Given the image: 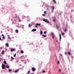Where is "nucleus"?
Returning a JSON list of instances; mask_svg holds the SVG:
<instances>
[{"mask_svg":"<svg viewBox=\"0 0 74 74\" xmlns=\"http://www.w3.org/2000/svg\"><path fill=\"white\" fill-rule=\"evenodd\" d=\"M51 36L52 38V39H54V38H55V35H54V34L53 33L51 32Z\"/></svg>","mask_w":74,"mask_h":74,"instance_id":"1","label":"nucleus"},{"mask_svg":"<svg viewBox=\"0 0 74 74\" xmlns=\"http://www.w3.org/2000/svg\"><path fill=\"white\" fill-rule=\"evenodd\" d=\"M2 69H5V65H4V64H2Z\"/></svg>","mask_w":74,"mask_h":74,"instance_id":"2","label":"nucleus"},{"mask_svg":"<svg viewBox=\"0 0 74 74\" xmlns=\"http://www.w3.org/2000/svg\"><path fill=\"white\" fill-rule=\"evenodd\" d=\"M59 37L60 39V41H61L62 40V36H61V34H60L59 35Z\"/></svg>","mask_w":74,"mask_h":74,"instance_id":"3","label":"nucleus"},{"mask_svg":"<svg viewBox=\"0 0 74 74\" xmlns=\"http://www.w3.org/2000/svg\"><path fill=\"white\" fill-rule=\"evenodd\" d=\"M32 70L33 71H36V68H35L34 67H33L32 68Z\"/></svg>","mask_w":74,"mask_h":74,"instance_id":"4","label":"nucleus"},{"mask_svg":"<svg viewBox=\"0 0 74 74\" xmlns=\"http://www.w3.org/2000/svg\"><path fill=\"white\" fill-rule=\"evenodd\" d=\"M19 69L16 70L15 71H14V72L15 73H16L17 72H18V71H19Z\"/></svg>","mask_w":74,"mask_h":74,"instance_id":"5","label":"nucleus"},{"mask_svg":"<svg viewBox=\"0 0 74 74\" xmlns=\"http://www.w3.org/2000/svg\"><path fill=\"white\" fill-rule=\"evenodd\" d=\"M51 9L52 11H53L54 10V9H55V7H54V6H53L51 7Z\"/></svg>","mask_w":74,"mask_h":74,"instance_id":"6","label":"nucleus"},{"mask_svg":"<svg viewBox=\"0 0 74 74\" xmlns=\"http://www.w3.org/2000/svg\"><path fill=\"white\" fill-rule=\"evenodd\" d=\"M63 30L65 32H66L67 31V28H65L63 29Z\"/></svg>","mask_w":74,"mask_h":74,"instance_id":"7","label":"nucleus"},{"mask_svg":"<svg viewBox=\"0 0 74 74\" xmlns=\"http://www.w3.org/2000/svg\"><path fill=\"white\" fill-rule=\"evenodd\" d=\"M1 36H3L2 38H3V39H5V37L4 36V35L2 34L1 35Z\"/></svg>","mask_w":74,"mask_h":74,"instance_id":"8","label":"nucleus"},{"mask_svg":"<svg viewBox=\"0 0 74 74\" xmlns=\"http://www.w3.org/2000/svg\"><path fill=\"white\" fill-rule=\"evenodd\" d=\"M6 68H7L8 69H9V68H10V66L8 65H7L6 66Z\"/></svg>","mask_w":74,"mask_h":74,"instance_id":"9","label":"nucleus"},{"mask_svg":"<svg viewBox=\"0 0 74 74\" xmlns=\"http://www.w3.org/2000/svg\"><path fill=\"white\" fill-rule=\"evenodd\" d=\"M53 1L54 3H55V4H56V0H53Z\"/></svg>","mask_w":74,"mask_h":74,"instance_id":"10","label":"nucleus"},{"mask_svg":"<svg viewBox=\"0 0 74 74\" xmlns=\"http://www.w3.org/2000/svg\"><path fill=\"white\" fill-rule=\"evenodd\" d=\"M11 52H13V51H15V49H11Z\"/></svg>","mask_w":74,"mask_h":74,"instance_id":"11","label":"nucleus"},{"mask_svg":"<svg viewBox=\"0 0 74 74\" xmlns=\"http://www.w3.org/2000/svg\"><path fill=\"white\" fill-rule=\"evenodd\" d=\"M40 25H41L40 24H38V23H36V26H40Z\"/></svg>","mask_w":74,"mask_h":74,"instance_id":"12","label":"nucleus"},{"mask_svg":"<svg viewBox=\"0 0 74 74\" xmlns=\"http://www.w3.org/2000/svg\"><path fill=\"white\" fill-rule=\"evenodd\" d=\"M36 30V29H33L32 30V32H35Z\"/></svg>","mask_w":74,"mask_h":74,"instance_id":"13","label":"nucleus"},{"mask_svg":"<svg viewBox=\"0 0 74 74\" xmlns=\"http://www.w3.org/2000/svg\"><path fill=\"white\" fill-rule=\"evenodd\" d=\"M42 36L43 37H47V36L45 35H42Z\"/></svg>","mask_w":74,"mask_h":74,"instance_id":"14","label":"nucleus"},{"mask_svg":"<svg viewBox=\"0 0 74 74\" xmlns=\"http://www.w3.org/2000/svg\"><path fill=\"white\" fill-rule=\"evenodd\" d=\"M40 34L42 35V30H40Z\"/></svg>","mask_w":74,"mask_h":74,"instance_id":"15","label":"nucleus"},{"mask_svg":"<svg viewBox=\"0 0 74 74\" xmlns=\"http://www.w3.org/2000/svg\"><path fill=\"white\" fill-rule=\"evenodd\" d=\"M6 46L7 47H9V46L8 45V43H7L6 44Z\"/></svg>","mask_w":74,"mask_h":74,"instance_id":"16","label":"nucleus"},{"mask_svg":"<svg viewBox=\"0 0 74 74\" xmlns=\"http://www.w3.org/2000/svg\"><path fill=\"white\" fill-rule=\"evenodd\" d=\"M1 53L2 55H4V51H2Z\"/></svg>","mask_w":74,"mask_h":74,"instance_id":"17","label":"nucleus"},{"mask_svg":"<svg viewBox=\"0 0 74 74\" xmlns=\"http://www.w3.org/2000/svg\"><path fill=\"white\" fill-rule=\"evenodd\" d=\"M11 59L12 60H14V58L12 57H11Z\"/></svg>","mask_w":74,"mask_h":74,"instance_id":"18","label":"nucleus"},{"mask_svg":"<svg viewBox=\"0 0 74 74\" xmlns=\"http://www.w3.org/2000/svg\"><path fill=\"white\" fill-rule=\"evenodd\" d=\"M30 73V71H29L27 73V74H29V73Z\"/></svg>","mask_w":74,"mask_h":74,"instance_id":"19","label":"nucleus"},{"mask_svg":"<svg viewBox=\"0 0 74 74\" xmlns=\"http://www.w3.org/2000/svg\"><path fill=\"white\" fill-rule=\"evenodd\" d=\"M43 21H44L45 22H47V20H46L45 19H44L43 20Z\"/></svg>","mask_w":74,"mask_h":74,"instance_id":"20","label":"nucleus"},{"mask_svg":"<svg viewBox=\"0 0 74 74\" xmlns=\"http://www.w3.org/2000/svg\"><path fill=\"white\" fill-rule=\"evenodd\" d=\"M68 54H69V55H70L71 54V53L70 52H68Z\"/></svg>","mask_w":74,"mask_h":74,"instance_id":"21","label":"nucleus"},{"mask_svg":"<svg viewBox=\"0 0 74 74\" xmlns=\"http://www.w3.org/2000/svg\"><path fill=\"white\" fill-rule=\"evenodd\" d=\"M21 53H23V50H21Z\"/></svg>","mask_w":74,"mask_h":74,"instance_id":"22","label":"nucleus"},{"mask_svg":"<svg viewBox=\"0 0 74 74\" xmlns=\"http://www.w3.org/2000/svg\"><path fill=\"white\" fill-rule=\"evenodd\" d=\"M8 39H9V40H11V38H10V36H8Z\"/></svg>","mask_w":74,"mask_h":74,"instance_id":"23","label":"nucleus"},{"mask_svg":"<svg viewBox=\"0 0 74 74\" xmlns=\"http://www.w3.org/2000/svg\"><path fill=\"white\" fill-rule=\"evenodd\" d=\"M47 23H49V21L48 20H47Z\"/></svg>","mask_w":74,"mask_h":74,"instance_id":"24","label":"nucleus"},{"mask_svg":"<svg viewBox=\"0 0 74 74\" xmlns=\"http://www.w3.org/2000/svg\"><path fill=\"white\" fill-rule=\"evenodd\" d=\"M12 69H9V71L10 72H11V71H12Z\"/></svg>","mask_w":74,"mask_h":74,"instance_id":"25","label":"nucleus"},{"mask_svg":"<svg viewBox=\"0 0 74 74\" xmlns=\"http://www.w3.org/2000/svg\"><path fill=\"white\" fill-rule=\"evenodd\" d=\"M4 64H6L7 63L6 62V61H4Z\"/></svg>","mask_w":74,"mask_h":74,"instance_id":"26","label":"nucleus"},{"mask_svg":"<svg viewBox=\"0 0 74 74\" xmlns=\"http://www.w3.org/2000/svg\"><path fill=\"white\" fill-rule=\"evenodd\" d=\"M62 36H64V33H62Z\"/></svg>","mask_w":74,"mask_h":74,"instance_id":"27","label":"nucleus"},{"mask_svg":"<svg viewBox=\"0 0 74 74\" xmlns=\"http://www.w3.org/2000/svg\"><path fill=\"white\" fill-rule=\"evenodd\" d=\"M16 33H18V29H16Z\"/></svg>","mask_w":74,"mask_h":74,"instance_id":"28","label":"nucleus"},{"mask_svg":"<svg viewBox=\"0 0 74 74\" xmlns=\"http://www.w3.org/2000/svg\"><path fill=\"white\" fill-rule=\"evenodd\" d=\"M16 53H15V54L14 55V57H15V56H16Z\"/></svg>","mask_w":74,"mask_h":74,"instance_id":"29","label":"nucleus"},{"mask_svg":"<svg viewBox=\"0 0 74 74\" xmlns=\"http://www.w3.org/2000/svg\"><path fill=\"white\" fill-rule=\"evenodd\" d=\"M25 5L26 7H28L29 6V5L27 4H26Z\"/></svg>","mask_w":74,"mask_h":74,"instance_id":"30","label":"nucleus"},{"mask_svg":"<svg viewBox=\"0 0 74 74\" xmlns=\"http://www.w3.org/2000/svg\"><path fill=\"white\" fill-rule=\"evenodd\" d=\"M44 14H46V13H47L46 11H45L44 12Z\"/></svg>","mask_w":74,"mask_h":74,"instance_id":"31","label":"nucleus"},{"mask_svg":"<svg viewBox=\"0 0 74 74\" xmlns=\"http://www.w3.org/2000/svg\"><path fill=\"white\" fill-rule=\"evenodd\" d=\"M60 55L61 56H63V55H62V54L61 53L60 54Z\"/></svg>","mask_w":74,"mask_h":74,"instance_id":"32","label":"nucleus"},{"mask_svg":"<svg viewBox=\"0 0 74 74\" xmlns=\"http://www.w3.org/2000/svg\"><path fill=\"white\" fill-rule=\"evenodd\" d=\"M45 71H43L42 72V73H45Z\"/></svg>","mask_w":74,"mask_h":74,"instance_id":"33","label":"nucleus"},{"mask_svg":"<svg viewBox=\"0 0 74 74\" xmlns=\"http://www.w3.org/2000/svg\"><path fill=\"white\" fill-rule=\"evenodd\" d=\"M42 16H45V14H42Z\"/></svg>","mask_w":74,"mask_h":74,"instance_id":"34","label":"nucleus"},{"mask_svg":"<svg viewBox=\"0 0 74 74\" xmlns=\"http://www.w3.org/2000/svg\"><path fill=\"white\" fill-rule=\"evenodd\" d=\"M44 34H45V33H46V31H45L44 32Z\"/></svg>","mask_w":74,"mask_h":74,"instance_id":"35","label":"nucleus"},{"mask_svg":"<svg viewBox=\"0 0 74 74\" xmlns=\"http://www.w3.org/2000/svg\"><path fill=\"white\" fill-rule=\"evenodd\" d=\"M59 71H60V72L61 71V69H59Z\"/></svg>","mask_w":74,"mask_h":74,"instance_id":"36","label":"nucleus"},{"mask_svg":"<svg viewBox=\"0 0 74 74\" xmlns=\"http://www.w3.org/2000/svg\"><path fill=\"white\" fill-rule=\"evenodd\" d=\"M15 15H16V18H17V16H16V15H17V14H16Z\"/></svg>","mask_w":74,"mask_h":74,"instance_id":"37","label":"nucleus"},{"mask_svg":"<svg viewBox=\"0 0 74 74\" xmlns=\"http://www.w3.org/2000/svg\"><path fill=\"white\" fill-rule=\"evenodd\" d=\"M58 64H59V63H60V62H59V61H58Z\"/></svg>","mask_w":74,"mask_h":74,"instance_id":"38","label":"nucleus"},{"mask_svg":"<svg viewBox=\"0 0 74 74\" xmlns=\"http://www.w3.org/2000/svg\"><path fill=\"white\" fill-rule=\"evenodd\" d=\"M53 22H55V19H53Z\"/></svg>","mask_w":74,"mask_h":74,"instance_id":"39","label":"nucleus"},{"mask_svg":"<svg viewBox=\"0 0 74 74\" xmlns=\"http://www.w3.org/2000/svg\"><path fill=\"white\" fill-rule=\"evenodd\" d=\"M30 26H31L30 24H29V27H30Z\"/></svg>","mask_w":74,"mask_h":74,"instance_id":"40","label":"nucleus"},{"mask_svg":"<svg viewBox=\"0 0 74 74\" xmlns=\"http://www.w3.org/2000/svg\"><path fill=\"white\" fill-rule=\"evenodd\" d=\"M65 55H67V53L66 52H65Z\"/></svg>","mask_w":74,"mask_h":74,"instance_id":"41","label":"nucleus"},{"mask_svg":"<svg viewBox=\"0 0 74 74\" xmlns=\"http://www.w3.org/2000/svg\"><path fill=\"white\" fill-rule=\"evenodd\" d=\"M0 49H3V47H1Z\"/></svg>","mask_w":74,"mask_h":74,"instance_id":"42","label":"nucleus"},{"mask_svg":"<svg viewBox=\"0 0 74 74\" xmlns=\"http://www.w3.org/2000/svg\"><path fill=\"white\" fill-rule=\"evenodd\" d=\"M56 42H58V40H56Z\"/></svg>","mask_w":74,"mask_h":74,"instance_id":"43","label":"nucleus"},{"mask_svg":"<svg viewBox=\"0 0 74 74\" xmlns=\"http://www.w3.org/2000/svg\"><path fill=\"white\" fill-rule=\"evenodd\" d=\"M1 40V38H0V40Z\"/></svg>","mask_w":74,"mask_h":74,"instance_id":"44","label":"nucleus"},{"mask_svg":"<svg viewBox=\"0 0 74 74\" xmlns=\"http://www.w3.org/2000/svg\"><path fill=\"white\" fill-rule=\"evenodd\" d=\"M71 58H73V56H71Z\"/></svg>","mask_w":74,"mask_h":74,"instance_id":"45","label":"nucleus"},{"mask_svg":"<svg viewBox=\"0 0 74 74\" xmlns=\"http://www.w3.org/2000/svg\"><path fill=\"white\" fill-rule=\"evenodd\" d=\"M36 27H37V25H36Z\"/></svg>","mask_w":74,"mask_h":74,"instance_id":"46","label":"nucleus"},{"mask_svg":"<svg viewBox=\"0 0 74 74\" xmlns=\"http://www.w3.org/2000/svg\"><path fill=\"white\" fill-rule=\"evenodd\" d=\"M56 26H57V27H58V25H56Z\"/></svg>","mask_w":74,"mask_h":74,"instance_id":"47","label":"nucleus"},{"mask_svg":"<svg viewBox=\"0 0 74 74\" xmlns=\"http://www.w3.org/2000/svg\"><path fill=\"white\" fill-rule=\"evenodd\" d=\"M73 11V10H71V11Z\"/></svg>","mask_w":74,"mask_h":74,"instance_id":"48","label":"nucleus"},{"mask_svg":"<svg viewBox=\"0 0 74 74\" xmlns=\"http://www.w3.org/2000/svg\"><path fill=\"white\" fill-rule=\"evenodd\" d=\"M20 20H19V22L20 21Z\"/></svg>","mask_w":74,"mask_h":74,"instance_id":"49","label":"nucleus"},{"mask_svg":"<svg viewBox=\"0 0 74 74\" xmlns=\"http://www.w3.org/2000/svg\"><path fill=\"white\" fill-rule=\"evenodd\" d=\"M1 61V60H0V62Z\"/></svg>","mask_w":74,"mask_h":74,"instance_id":"50","label":"nucleus"},{"mask_svg":"<svg viewBox=\"0 0 74 74\" xmlns=\"http://www.w3.org/2000/svg\"><path fill=\"white\" fill-rule=\"evenodd\" d=\"M62 74H64V73H62Z\"/></svg>","mask_w":74,"mask_h":74,"instance_id":"51","label":"nucleus"},{"mask_svg":"<svg viewBox=\"0 0 74 74\" xmlns=\"http://www.w3.org/2000/svg\"><path fill=\"white\" fill-rule=\"evenodd\" d=\"M31 74H33V73H31Z\"/></svg>","mask_w":74,"mask_h":74,"instance_id":"52","label":"nucleus"}]
</instances>
